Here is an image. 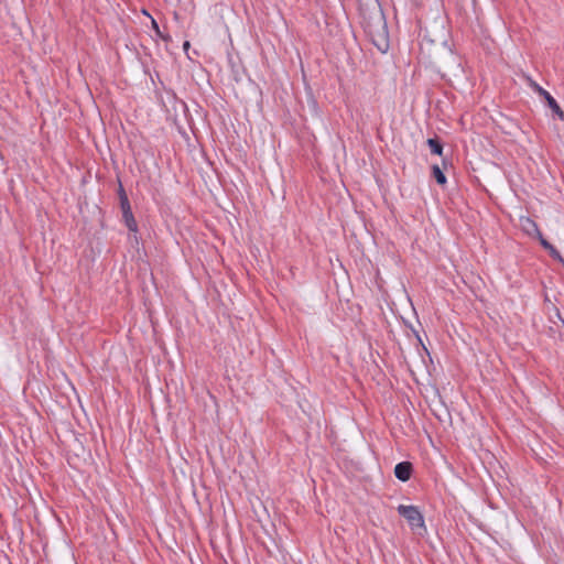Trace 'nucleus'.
Here are the masks:
<instances>
[{
	"label": "nucleus",
	"mask_w": 564,
	"mask_h": 564,
	"mask_svg": "<svg viewBox=\"0 0 564 564\" xmlns=\"http://www.w3.org/2000/svg\"><path fill=\"white\" fill-rule=\"evenodd\" d=\"M397 510L398 513L408 521L411 529L419 535H422L424 532H426L424 517L417 507L400 505L398 506Z\"/></svg>",
	"instance_id": "obj_1"
},
{
	"label": "nucleus",
	"mask_w": 564,
	"mask_h": 564,
	"mask_svg": "<svg viewBox=\"0 0 564 564\" xmlns=\"http://www.w3.org/2000/svg\"><path fill=\"white\" fill-rule=\"evenodd\" d=\"M377 34L372 32V30H369V36L371 39V42L373 45L381 52L386 53L389 48V41H388V32H387V24L384 17L380 14L377 20Z\"/></svg>",
	"instance_id": "obj_2"
},
{
	"label": "nucleus",
	"mask_w": 564,
	"mask_h": 564,
	"mask_svg": "<svg viewBox=\"0 0 564 564\" xmlns=\"http://www.w3.org/2000/svg\"><path fill=\"white\" fill-rule=\"evenodd\" d=\"M530 87L546 102L547 107L553 111V113L561 120L564 121V111L557 104V101L552 97V95L542 88L538 83L530 80Z\"/></svg>",
	"instance_id": "obj_3"
},
{
	"label": "nucleus",
	"mask_w": 564,
	"mask_h": 564,
	"mask_svg": "<svg viewBox=\"0 0 564 564\" xmlns=\"http://www.w3.org/2000/svg\"><path fill=\"white\" fill-rule=\"evenodd\" d=\"M413 473V465L410 462L398 463L394 467V476L401 481H408Z\"/></svg>",
	"instance_id": "obj_4"
},
{
	"label": "nucleus",
	"mask_w": 564,
	"mask_h": 564,
	"mask_svg": "<svg viewBox=\"0 0 564 564\" xmlns=\"http://www.w3.org/2000/svg\"><path fill=\"white\" fill-rule=\"evenodd\" d=\"M122 217H123L124 224L128 227V229L130 231H134L135 232L138 230V225H137V221H135V219L133 217L132 210L122 214Z\"/></svg>",
	"instance_id": "obj_5"
},
{
	"label": "nucleus",
	"mask_w": 564,
	"mask_h": 564,
	"mask_svg": "<svg viewBox=\"0 0 564 564\" xmlns=\"http://www.w3.org/2000/svg\"><path fill=\"white\" fill-rule=\"evenodd\" d=\"M431 152L436 155L443 154V144L437 139H427Z\"/></svg>",
	"instance_id": "obj_6"
},
{
	"label": "nucleus",
	"mask_w": 564,
	"mask_h": 564,
	"mask_svg": "<svg viewBox=\"0 0 564 564\" xmlns=\"http://www.w3.org/2000/svg\"><path fill=\"white\" fill-rule=\"evenodd\" d=\"M432 174L440 185H444L446 183V176L438 165H433Z\"/></svg>",
	"instance_id": "obj_7"
},
{
	"label": "nucleus",
	"mask_w": 564,
	"mask_h": 564,
	"mask_svg": "<svg viewBox=\"0 0 564 564\" xmlns=\"http://www.w3.org/2000/svg\"><path fill=\"white\" fill-rule=\"evenodd\" d=\"M527 221L534 228V230L538 232L539 235V239H540V242L541 245L543 246V248H545L546 250H550L553 245H551L546 239L543 238L542 234L540 232L536 224L530 219H527Z\"/></svg>",
	"instance_id": "obj_8"
},
{
	"label": "nucleus",
	"mask_w": 564,
	"mask_h": 564,
	"mask_svg": "<svg viewBox=\"0 0 564 564\" xmlns=\"http://www.w3.org/2000/svg\"><path fill=\"white\" fill-rule=\"evenodd\" d=\"M120 207H121L122 214L131 210V206H130V202H129L128 197H123V199H120Z\"/></svg>",
	"instance_id": "obj_9"
},
{
	"label": "nucleus",
	"mask_w": 564,
	"mask_h": 564,
	"mask_svg": "<svg viewBox=\"0 0 564 564\" xmlns=\"http://www.w3.org/2000/svg\"><path fill=\"white\" fill-rule=\"evenodd\" d=\"M549 251H550V256L552 258L564 262V259L561 257L560 252L556 250V248L554 246Z\"/></svg>",
	"instance_id": "obj_10"
},
{
	"label": "nucleus",
	"mask_w": 564,
	"mask_h": 564,
	"mask_svg": "<svg viewBox=\"0 0 564 564\" xmlns=\"http://www.w3.org/2000/svg\"><path fill=\"white\" fill-rule=\"evenodd\" d=\"M118 196H119V200L123 199V197H128L121 183H119Z\"/></svg>",
	"instance_id": "obj_11"
},
{
	"label": "nucleus",
	"mask_w": 564,
	"mask_h": 564,
	"mask_svg": "<svg viewBox=\"0 0 564 564\" xmlns=\"http://www.w3.org/2000/svg\"><path fill=\"white\" fill-rule=\"evenodd\" d=\"M188 46H189V43H188V42H185V43H184V47L186 48V47H188Z\"/></svg>",
	"instance_id": "obj_12"
}]
</instances>
